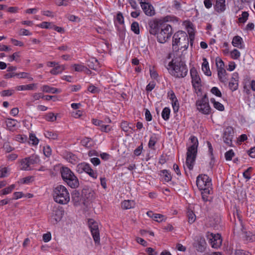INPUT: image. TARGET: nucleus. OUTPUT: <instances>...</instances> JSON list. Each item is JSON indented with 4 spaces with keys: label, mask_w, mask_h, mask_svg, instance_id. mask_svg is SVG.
<instances>
[{
    "label": "nucleus",
    "mask_w": 255,
    "mask_h": 255,
    "mask_svg": "<svg viewBox=\"0 0 255 255\" xmlns=\"http://www.w3.org/2000/svg\"><path fill=\"white\" fill-rule=\"evenodd\" d=\"M169 73L175 78L185 77L188 73V68L181 56L174 57L166 67Z\"/></svg>",
    "instance_id": "1"
},
{
    "label": "nucleus",
    "mask_w": 255,
    "mask_h": 255,
    "mask_svg": "<svg viewBox=\"0 0 255 255\" xmlns=\"http://www.w3.org/2000/svg\"><path fill=\"white\" fill-rule=\"evenodd\" d=\"M189 46V37L187 33L183 31H178L173 36L172 49L173 51L177 52L180 49L186 50Z\"/></svg>",
    "instance_id": "2"
},
{
    "label": "nucleus",
    "mask_w": 255,
    "mask_h": 255,
    "mask_svg": "<svg viewBox=\"0 0 255 255\" xmlns=\"http://www.w3.org/2000/svg\"><path fill=\"white\" fill-rule=\"evenodd\" d=\"M190 139L192 144L187 148L186 164L189 169L191 170L193 168L196 158L198 141L197 138L193 135L191 136Z\"/></svg>",
    "instance_id": "3"
},
{
    "label": "nucleus",
    "mask_w": 255,
    "mask_h": 255,
    "mask_svg": "<svg viewBox=\"0 0 255 255\" xmlns=\"http://www.w3.org/2000/svg\"><path fill=\"white\" fill-rule=\"evenodd\" d=\"M54 200L60 204H66L70 201V195L67 189L63 185H58L53 189Z\"/></svg>",
    "instance_id": "4"
},
{
    "label": "nucleus",
    "mask_w": 255,
    "mask_h": 255,
    "mask_svg": "<svg viewBox=\"0 0 255 255\" xmlns=\"http://www.w3.org/2000/svg\"><path fill=\"white\" fill-rule=\"evenodd\" d=\"M61 174L63 180L72 188H77L79 185V180L74 173L68 167H62Z\"/></svg>",
    "instance_id": "5"
},
{
    "label": "nucleus",
    "mask_w": 255,
    "mask_h": 255,
    "mask_svg": "<svg viewBox=\"0 0 255 255\" xmlns=\"http://www.w3.org/2000/svg\"><path fill=\"white\" fill-rule=\"evenodd\" d=\"M172 34V28L170 25L165 23H160V28L157 33V41L160 43H165Z\"/></svg>",
    "instance_id": "6"
},
{
    "label": "nucleus",
    "mask_w": 255,
    "mask_h": 255,
    "mask_svg": "<svg viewBox=\"0 0 255 255\" xmlns=\"http://www.w3.org/2000/svg\"><path fill=\"white\" fill-rule=\"evenodd\" d=\"M197 110L205 115H209L211 113V109L209 104V100L206 94L196 102Z\"/></svg>",
    "instance_id": "7"
},
{
    "label": "nucleus",
    "mask_w": 255,
    "mask_h": 255,
    "mask_svg": "<svg viewBox=\"0 0 255 255\" xmlns=\"http://www.w3.org/2000/svg\"><path fill=\"white\" fill-rule=\"evenodd\" d=\"M196 185L199 190L212 188L211 179L206 174H200L197 177Z\"/></svg>",
    "instance_id": "8"
},
{
    "label": "nucleus",
    "mask_w": 255,
    "mask_h": 255,
    "mask_svg": "<svg viewBox=\"0 0 255 255\" xmlns=\"http://www.w3.org/2000/svg\"><path fill=\"white\" fill-rule=\"evenodd\" d=\"M88 225L95 243L99 244L100 238L98 223L93 219H90L88 220Z\"/></svg>",
    "instance_id": "9"
},
{
    "label": "nucleus",
    "mask_w": 255,
    "mask_h": 255,
    "mask_svg": "<svg viewBox=\"0 0 255 255\" xmlns=\"http://www.w3.org/2000/svg\"><path fill=\"white\" fill-rule=\"evenodd\" d=\"M206 237L212 248L218 249L221 246L222 240L220 234H214L210 232H207Z\"/></svg>",
    "instance_id": "10"
},
{
    "label": "nucleus",
    "mask_w": 255,
    "mask_h": 255,
    "mask_svg": "<svg viewBox=\"0 0 255 255\" xmlns=\"http://www.w3.org/2000/svg\"><path fill=\"white\" fill-rule=\"evenodd\" d=\"M39 159L36 156H31L25 158L21 161L20 169L23 170H30L31 169V165L37 163Z\"/></svg>",
    "instance_id": "11"
},
{
    "label": "nucleus",
    "mask_w": 255,
    "mask_h": 255,
    "mask_svg": "<svg viewBox=\"0 0 255 255\" xmlns=\"http://www.w3.org/2000/svg\"><path fill=\"white\" fill-rule=\"evenodd\" d=\"M77 168V171L80 173L84 171L94 179H96L98 177L97 173L94 171L88 163L84 162L79 164Z\"/></svg>",
    "instance_id": "12"
},
{
    "label": "nucleus",
    "mask_w": 255,
    "mask_h": 255,
    "mask_svg": "<svg viewBox=\"0 0 255 255\" xmlns=\"http://www.w3.org/2000/svg\"><path fill=\"white\" fill-rule=\"evenodd\" d=\"M234 134V129L232 127H227L223 133V139L224 142L228 146L232 145V140Z\"/></svg>",
    "instance_id": "13"
},
{
    "label": "nucleus",
    "mask_w": 255,
    "mask_h": 255,
    "mask_svg": "<svg viewBox=\"0 0 255 255\" xmlns=\"http://www.w3.org/2000/svg\"><path fill=\"white\" fill-rule=\"evenodd\" d=\"M156 19L150 20L148 21L147 29L150 34L155 35L160 28V23Z\"/></svg>",
    "instance_id": "14"
},
{
    "label": "nucleus",
    "mask_w": 255,
    "mask_h": 255,
    "mask_svg": "<svg viewBox=\"0 0 255 255\" xmlns=\"http://www.w3.org/2000/svg\"><path fill=\"white\" fill-rule=\"evenodd\" d=\"M140 6L144 13L149 16H153L155 14V10L153 6L149 2H140Z\"/></svg>",
    "instance_id": "15"
},
{
    "label": "nucleus",
    "mask_w": 255,
    "mask_h": 255,
    "mask_svg": "<svg viewBox=\"0 0 255 255\" xmlns=\"http://www.w3.org/2000/svg\"><path fill=\"white\" fill-rule=\"evenodd\" d=\"M239 78L238 73L235 72L233 74L231 80L229 83V89L233 92L237 90L238 88Z\"/></svg>",
    "instance_id": "16"
},
{
    "label": "nucleus",
    "mask_w": 255,
    "mask_h": 255,
    "mask_svg": "<svg viewBox=\"0 0 255 255\" xmlns=\"http://www.w3.org/2000/svg\"><path fill=\"white\" fill-rule=\"evenodd\" d=\"M63 215V211L61 210H55L51 216L50 221L53 224H56L59 222Z\"/></svg>",
    "instance_id": "17"
},
{
    "label": "nucleus",
    "mask_w": 255,
    "mask_h": 255,
    "mask_svg": "<svg viewBox=\"0 0 255 255\" xmlns=\"http://www.w3.org/2000/svg\"><path fill=\"white\" fill-rule=\"evenodd\" d=\"M190 72L192 79V84H199L201 83V79L196 68L195 67L191 68Z\"/></svg>",
    "instance_id": "18"
},
{
    "label": "nucleus",
    "mask_w": 255,
    "mask_h": 255,
    "mask_svg": "<svg viewBox=\"0 0 255 255\" xmlns=\"http://www.w3.org/2000/svg\"><path fill=\"white\" fill-rule=\"evenodd\" d=\"M240 225L241 226V232H242L243 238L245 240L248 242H254L255 241V235L252 234V233L250 232H246L244 231V227L243 226L242 223H240Z\"/></svg>",
    "instance_id": "19"
},
{
    "label": "nucleus",
    "mask_w": 255,
    "mask_h": 255,
    "mask_svg": "<svg viewBox=\"0 0 255 255\" xmlns=\"http://www.w3.org/2000/svg\"><path fill=\"white\" fill-rule=\"evenodd\" d=\"M214 9L218 13L224 12L226 9L225 0H216Z\"/></svg>",
    "instance_id": "20"
},
{
    "label": "nucleus",
    "mask_w": 255,
    "mask_h": 255,
    "mask_svg": "<svg viewBox=\"0 0 255 255\" xmlns=\"http://www.w3.org/2000/svg\"><path fill=\"white\" fill-rule=\"evenodd\" d=\"M146 214L148 217L157 222H162L166 219L164 215L160 214H154L151 211H148Z\"/></svg>",
    "instance_id": "21"
},
{
    "label": "nucleus",
    "mask_w": 255,
    "mask_h": 255,
    "mask_svg": "<svg viewBox=\"0 0 255 255\" xmlns=\"http://www.w3.org/2000/svg\"><path fill=\"white\" fill-rule=\"evenodd\" d=\"M196 247L198 252H204L206 248V243L205 239L200 238V240L198 241Z\"/></svg>",
    "instance_id": "22"
},
{
    "label": "nucleus",
    "mask_w": 255,
    "mask_h": 255,
    "mask_svg": "<svg viewBox=\"0 0 255 255\" xmlns=\"http://www.w3.org/2000/svg\"><path fill=\"white\" fill-rule=\"evenodd\" d=\"M41 89L43 92L48 93H60L61 92L60 89L54 87H51L48 85L43 86Z\"/></svg>",
    "instance_id": "23"
},
{
    "label": "nucleus",
    "mask_w": 255,
    "mask_h": 255,
    "mask_svg": "<svg viewBox=\"0 0 255 255\" xmlns=\"http://www.w3.org/2000/svg\"><path fill=\"white\" fill-rule=\"evenodd\" d=\"M243 39L240 36L237 35L234 37L232 43L234 47L242 49L243 48L242 46Z\"/></svg>",
    "instance_id": "24"
},
{
    "label": "nucleus",
    "mask_w": 255,
    "mask_h": 255,
    "mask_svg": "<svg viewBox=\"0 0 255 255\" xmlns=\"http://www.w3.org/2000/svg\"><path fill=\"white\" fill-rule=\"evenodd\" d=\"M203 63L202 65V69L204 74L207 76H211V72L210 70L208 62L206 58H203Z\"/></svg>",
    "instance_id": "25"
},
{
    "label": "nucleus",
    "mask_w": 255,
    "mask_h": 255,
    "mask_svg": "<svg viewBox=\"0 0 255 255\" xmlns=\"http://www.w3.org/2000/svg\"><path fill=\"white\" fill-rule=\"evenodd\" d=\"M227 72L225 69H218V76L220 82L222 83H225L227 81V79L226 77Z\"/></svg>",
    "instance_id": "26"
},
{
    "label": "nucleus",
    "mask_w": 255,
    "mask_h": 255,
    "mask_svg": "<svg viewBox=\"0 0 255 255\" xmlns=\"http://www.w3.org/2000/svg\"><path fill=\"white\" fill-rule=\"evenodd\" d=\"M65 69V66L63 65H57L55 67L51 69L50 73L52 75H57L62 73Z\"/></svg>",
    "instance_id": "27"
},
{
    "label": "nucleus",
    "mask_w": 255,
    "mask_h": 255,
    "mask_svg": "<svg viewBox=\"0 0 255 255\" xmlns=\"http://www.w3.org/2000/svg\"><path fill=\"white\" fill-rule=\"evenodd\" d=\"M160 175L162 176V179L165 182H169L172 179V176L170 173L166 169H164L160 171Z\"/></svg>",
    "instance_id": "28"
},
{
    "label": "nucleus",
    "mask_w": 255,
    "mask_h": 255,
    "mask_svg": "<svg viewBox=\"0 0 255 255\" xmlns=\"http://www.w3.org/2000/svg\"><path fill=\"white\" fill-rule=\"evenodd\" d=\"M36 86L35 84H30L26 85H20L16 87L18 91L32 90Z\"/></svg>",
    "instance_id": "29"
},
{
    "label": "nucleus",
    "mask_w": 255,
    "mask_h": 255,
    "mask_svg": "<svg viewBox=\"0 0 255 255\" xmlns=\"http://www.w3.org/2000/svg\"><path fill=\"white\" fill-rule=\"evenodd\" d=\"M202 198L204 201H208V195H210L212 192V188H205L201 190Z\"/></svg>",
    "instance_id": "30"
},
{
    "label": "nucleus",
    "mask_w": 255,
    "mask_h": 255,
    "mask_svg": "<svg viewBox=\"0 0 255 255\" xmlns=\"http://www.w3.org/2000/svg\"><path fill=\"white\" fill-rule=\"evenodd\" d=\"M17 121L14 119H8L6 121V125L9 130H13L14 128L16 127Z\"/></svg>",
    "instance_id": "31"
},
{
    "label": "nucleus",
    "mask_w": 255,
    "mask_h": 255,
    "mask_svg": "<svg viewBox=\"0 0 255 255\" xmlns=\"http://www.w3.org/2000/svg\"><path fill=\"white\" fill-rule=\"evenodd\" d=\"M134 202L131 200H125L122 203V207L124 209H129L134 206Z\"/></svg>",
    "instance_id": "32"
},
{
    "label": "nucleus",
    "mask_w": 255,
    "mask_h": 255,
    "mask_svg": "<svg viewBox=\"0 0 255 255\" xmlns=\"http://www.w3.org/2000/svg\"><path fill=\"white\" fill-rule=\"evenodd\" d=\"M210 101L216 109L220 111H223L224 110L225 108L223 105L219 102L216 101L215 99L212 98Z\"/></svg>",
    "instance_id": "33"
},
{
    "label": "nucleus",
    "mask_w": 255,
    "mask_h": 255,
    "mask_svg": "<svg viewBox=\"0 0 255 255\" xmlns=\"http://www.w3.org/2000/svg\"><path fill=\"white\" fill-rule=\"evenodd\" d=\"M98 64V60L96 58H92L88 61L87 66L92 69L96 70Z\"/></svg>",
    "instance_id": "34"
},
{
    "label": "nucleus",
    "mask_w": 255,
    "mask_h": 255,
    "mask_svg": "<svg viewBox=\"0 0 255 255\" xmlns=\"http://www.w3.org/2000/svg\"><path fill=\"white\" fill-rule=\"evenodd\" d=\"M44 135L46 137L52 139H57L58 134L56 132L53 131H46L44 132Z\"/></svg>",
    "instance_id": "35"
},
{
    "label": "nucleus",
    "mask_w": 255,
    "mask_h": 255,
    "mask_svg": "<svg viewBox=\"0 0 255 255\" xmlns=\"http://www.w3.org/2000/svg\"><path fill=\"white\" fill-rule=\"evenodd\" d=\"M158 140L157 137L155 134L152 135L150 136L148 146L149 148L151 149H154V147Z\"/></svg>",
    "instance_id": "36"
},
{
    "label": "nucleus",
    "mask_w": 255,
    "mask_h": 255,
    "mask_svg": "<svg viewBox=\"0 0 255 255\" xmlns=\"http://www.w3.org/2000/svg\"><path fill=\"white\" fill-rule=\"evenodd\" d=\"M170 113V110L169 108L165 107L164 108L162 112L161 116L162 118L165 120L167 121L169 119V116Z\"/></svg>",
    "instance_id": "37"
},
{
    "label": "nucleus",
    "mask_w": 255,
    "mask_h": 255,
    "mask_svg": "<svg viewBox=\"0 0 255 255\" xmlns=\"http://www.w3.org/2000/svg\"><path fill=\"white\" fill-rule=\"evenodd\" d=\"M91 141V138L89 137H85L81 141V144L86 147V148H90L92 146V145L90 143Z\"/></svg>",
    "instance_id": "38"
},
{
    "label": "nucleus",
    "mask_w": 255,
    "mask_h": 255,
    "mask_svg": "<svg viewBox=\"0 0 255 255\" xmlns=\"http://www.w3.org/2000/svg\"><path fill=\"white\" fill-rule=\"evenodd\" d=\"M249 13L247 11L242 12L241 16L238 18L239 22L245 23L248 19Z\"/></svg>",
    "instance_id": "39"
},
{
    "label": "nucleus",
    "mask_w": 255,
    "mask_h": 255,
    "mask_svg": "<svg viewBox=\"0 0 255 255\" xmlns=\"http://www.w3.org/2000/svg\"><path fill=\"white\" fill-rule=\"evenodd\" d=\"M131 30L136 34H139V27L137 22L134 21L131 23Z\"/></svg>",
    "instance_id": "40"
},
{
    "label": "nucleus",
    "mask_w": 255,
    "mask_h": 255,
    "mask_svg": "<svg viewBox=\"0 0 255 255\" xmlns=\"http://www.w3.org/2000/svg\"><path fill=\"white\" fill-rule=\"evenodd\" d=\"M187 216L188 218V222L190 224H192L195 222L196 216L192 211H188L187 213Z\"/></svg>",
    "instance_id": "41"
},
{
    "label": "nucleus",
    "mask_w": 255,
    "mask_h": 255,
    "mask_svg": "<svg viewBox=\"0 0 255 255\" xmlns=\"http://www.w3.org/2000/svg\"><path fill=\"white\" fill-rule=\"evenodd\" d=\"M121 128L123 131L128 132L129 129H133V128L129 126V124L126 121H123L121 124Z\"/></svg>",
    "instance_id": "42"
},
{
    "label": "nucleus",
    "mask_w": 255,
    "mask_h": 255,
    "mask_svg": "<svg viewBox=\"0 0 255 255\" xmlns=\"http://www.w3.org/2000/svg\"><path fill=\"white\" fill-rule=\"evenodd\" d=\"M253 169V168L252 167H250L243 173V177L246 179L247 181L249 180L251 178V173L252 172Z\"/></svg>",
    "instance_id": "43"
},
{
    "label": "nucleus",
    "mask_w": 255,
    "mask_h": 255,
    "mask_svg": "<svg viewBox=\"0 0 255 255\" xmlns=\"http://www.w3.org/2000/svg\"><path fill=\"white\" fill-rule=\"evenodd\" d=\"M15 188L14 184L11 185L10 186L6 187L1 190V195H6L12 192V191Z\"/></svg>",
    "instance_id": "44"
},
{
    "label": "nucleus",
    "mask_w": 255,
    "mask_h": 255,
    "mask_svg": "<svg viewBox=\"0 0 255 255\" xmlns=\"http://www.w3.org/2000/svg\"><path fill=\"white\" fill-rule=\"evenodd\" d=\"M45 119L48 122H54L56 120V116L53 113H49L45 115Z\"/></svg>",
    "instance_id": "45"
},
{
    "label": "nucleus",
    "mask_w": 255,
    "mask_h": 255,
    "mask_svg": "<svg viewBox=\"0 0 255 255\" xmlns=\"http://www.w3.org/2000/svg\"><path fill=\"white\" fill-rule=\"evenodd\" d=\"M235 156V153L232 149H230L225 153V157L226 160L230 161Z\"/></svg>",
    "instance_id": "46"
},
{
    "label": "nucleus",
    "mask_w": 255,
    "mask_h": 255,
    "mask_svg": "<svg viewBox=\"0 0 255 255\" xmlns=\"http://www.w3.org/2000/svg\"><path fill=\"white\" fill-rule=\"evenodd\" d=\"M29 140L33 145H37L39 142V139L36 137L34 133H30Z\"/></svg>",
    "instance_id": "47"
},
{
    "label": "nucleus",
    "mask_w": 255,
    "mask_h": 255,
    "mask_svg": "<svg viewBox=\"0 0 255 255\" xmlns=\"http://www.w3.org/2000/svg\"><path fill=\"white\" fill-rule=\"evenodd\" d=\"M241 54L239 50L234 49L231 52V56L234 59H238L240 57Z\"/></svg>",
    "instance_id": "48"
},
{
    "label": "nucleus",
    "mask_w": 255,
    "mask_h": 255,
    "mask_svg": "<svg viewBox=\"0 0 255 255\" xmlns=\"http://www.w3.org/2000/svg\"><path fill=\"white\" fill-rule=\"evenodd\" d=\"M38 26L42 28H46V29H51L52 28V25L51 23L44 21L41 22L39 25H38Z\"/></svg>",
    "instance_id": "49"
},
{
    "label": "nucleus",
    "mask_w": 255,
    "mask_h": 255,
    "mask_svg": "<svg viewBox=\"0 0 255 255\" xmlns=\"http://www.w3.org/2000/svg\"><path fill=\"white\" fill-rule=\"evenodd\" d=\"M73 67L76 72H84V70L86 69V66L81 64H74Z\"/></svg>",
    "instance_id": "50"
},
{
    "label": "nucleus",
    "mask_w": 255,
    "mask_h": 255,
    "mask_svg": "<svg viewBox=\"0 0 255 255\" xmlns=\"http://www.w3.org/2000/svg\"><path fill=\"white\" fill-rule=\"evenodd\" d=\"M88 91L93 94L98 93L100 89L93 85H90L88 88Z\"/></svg>",
    "instance_id": "51"
},
{
    "label": "nucleus",
    "mask_w": 255,
    "mask_h": 255,
    "mask_svg": "<svg viewBox=\"0 0 255 255\" xmlns=\"http://www.w3.org/2000/svg\"><path fill=\"white\" fill-rule=\"evenodd\" d=\"M211 92L213 94H214V95H215L217 97H222V93H221V91L216 87H213L211 90Z\"/></svg>",
    "instance_id": "52"
},
{
    "label": "nucleus",
    "mask_w": 255,
    "mask_h": 255,
    "mask_svg": "<svg viewBox=\"0 0 255 255\" xmlns=\"http://www.w3.org/2000/svg\"><path fill=\"white\" fill-rule=\"evenodd\" d=\"M19 56L20 55L19 52H15L12 55L10 56L9 60L10 62L15 60V61L18 62L19 60L17 58L19 57Z\"/></svg>",
    "instance_id": "53"
},
{
    "label": "nucleus",
    "mask_w": 255,
    "mask_h": 255,
    "mask_svg": "<svg viewBox=\"0 0 255 255\" xmlns=\"http://www.w3.org/2000/svg\"><path fill=\"white\" fill-rule=\"evenodd\" d=\"M51 149L49 146L43 147V153L46 157H49L51 154Z\"/></svg>",
    "instance_id": "54"
},
{
    "label": "nucleus",
    "mask_w": 255,
    "mask_h": 255,
    "mask_svg": "<svg viewBox=\"0 0 255 255\" xmlns=\"http://www.w3.org/2000/svg\"><path fill=\"white\" fill-rule=\"evenodd\" d=\"M150 75L151 78L157 79L158 77L157 72L154 69V68H150Z\"/></svg>",
    "instance_id": "55"
},
{
    "label": "nucleus",
    "mask_w": 255,
    "mask_h": 255,
    "mask_svg": "<svg viewBox=\"0 0 255 255\" xmlns=\"http://www.w3.org/2000/svg\"><path fill=\"white\" fill-rule=\"evenodd\" d=\"M14 93L13 90H3L1 92V96H10Z\"/></svg>",
    "instance_id": "56"
},
{
    "label": "nucleus",
    "mask_w": 255,
    "mask_h": 255,
    "mask_svg": "<svg viewBox=\"0 0 255 255\" xmlns=\"http://www.w3.org/2000/svg\"><path fill=\"white\" fill-rule=\"evenodd\" d=\"M234 255H251L250 253L243 250H236Z\"/></svg>",
    "instance_id": "57"
},
{
    "label": "nucleus",
    "mask_w": 255,
    "mask_h": 255,
    "mask_svg": "<svg viewBox=\"0 0 255 255\" xmlns=\"http://www.w3.org/2000/svg\"><path fill=\"white\" fill-rule=\"evenodd\" d=\"M116 20L119 22V24H124V16L121 12H119L117 14Z\"/></svg>",
    "instance_id": "58"
},
{
    "label": "nucleus",
    "mask_w": 255,
    "mask_h": 255,
    "mask_svg": "<svg viewBox=\"0 0 255 255\" xmlns=\"http://www.w3.org/2000/svg\"><path fill=\"white\" fill-rule=\"evenodd\" d=\"M216 65L218 68V69H224V63L221 59L217 58L216 60Z\"/></svg>",
    "instance_id": "59"
},
{
    "label": "nucleus",
    "mask_w": 255,
    "mask_h": 255,
    "mask_svg": "<svg viewBox=\"0 0 255 255\" xmlns=\"http://www.w3.org/2000/svg\"><path fill=\"white\" fill-rule=\"evenodd\" d=\"M155 83L154 81L150 82L146 87V90L147 92H151L155 86Z\"/></svg>",
    "instance_id": "60"
},
{
    "label": "nucleus",
    "mask_w": 255,
    "mask_h": 255,
    "mask_svg": "<svg viewBox=\"0 0 255 255\" xmlns=\"http://www.w3.org/2000/svg\"><path fill=\"white\" fill-rule=\"evenodd\" d=\"M3 147L6 152H9L14 149V148L10 145L8 142L4 143Z\"/></svg>",
    "instance_id": "61"
},
{
    "label": "nucleus",
    "mask_w": 255,
    "mask_h": 255,
    "mask_svg": "<svg viewBox=\"0 0 255 255\" xmlns=\"http://www.w3.org/2000/svg\"><path fill=\"white\" fill-rule=\"evenodd\" d=\"M143 148L142 143L140 145L138 146L134 150V154L136 156H139L140 155L142 150Z\"/></svg>",
    "instance_id": "62"
},
{
    "label": "nucleus",
    "mask_w": 255,
    "mask_h": 255,
    "mask_svg": "<svg viewBox=\"0 0 255 255\" xmlns=\"http://www.w3.org/2000/svg\"><path fill=\"white\" fill-rule=\"evenodd\" d=\"M55 3L58 6H67L68 4V1L65 0H56Z\"/></svg>",
    "instance_id": "63"
},
{
    "label": "nucleus",
    "mask_w": 255,
    "mask_h": 255,
    "mask_svg": "<svg viewBox=\"0 0 255 255\" xmlns=\"http://www.w3.org/2000/svg\"><path fill=\"white\" fill-rule=\"evenodd\" d=\"M146 252L148 253L149 255H157V252L155 251V250L151 248H147L146 249Z\"/></svg>",
    "instance_id": "64"
}]
</instances>
